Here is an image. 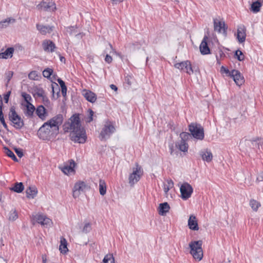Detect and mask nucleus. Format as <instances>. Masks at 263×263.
<instances>
[{
	"instance_id": "obj_1",
	"label": "nucleus",
	"mask_w": 263,
	"mask_h": 263,
	"mask_svg": "<svg viewBox=\"0 0 263 263\" xmlns=\"http://www.w3.org/2000/svg\"><path fill=\"white\" fill-rule=\"evenodd\" d=\"M80 115L73 114L64 125L65 132H70V139L75 143H84L87 139L85 128L82 125Z\"/></svg>"
},
{
	"instance_id": "obj_2",
	"label": "nucleus",
	"mask_w": 263,
	"mask_h": 263,
	"mask_svg": "<svg viewBox=\"0 0 263 263\" xmlns=\"http://www.w3.org/2000/svg\"><path fill=\"white\" fill-rule=\"evenodd\" d=\"M63 121V115L58 114L45 122L37 131L38 137L43 140H50L59 134V127Z\"/></svg>"
},
{
	"instance_id": "obj_3",
	"label": "nucleus",
	"mask_w": 263,
	"mask_h": 263,
	"mask_svg": "<svg viewBox=\"0 0 263 263\" xmlns=\"http://www.w3.org/2000/svg\"><path fill=\"white\" fill-rule=\"evenodd\" d=\"M202 245L201 240L192 241L189 243L190 253L195 259L198 261H200L203 257Z\"/></svg>"
},
{
	"instance_id": "obj_4",
	"label": "nucleus",
	"mask_w": 263,
	"mask_h": 263,
	"mask_svg": "<svg viewBox=\"0 0 263 263\" xmlns=\"http://www.w3.org/2000/svg\"><path fill=\"white\" fill-rule=\"evenodd\" d=\"M189 130L194 138L202 140L204 138V128L201 124L197 123H191L189 125Z\"/></svg>"
},
{
	"instance_id": "obj_5",
	"label": "nucleus",
	"mask_w": 263,
	"mask_h": 263,
	"mask_svg": "<svg viewBox=\"0 0 263 263\" xmlns=\"http://www.w3.org/2000/svg\"><path fill=\"white\" fill-rule=\"evenodd\" d=\"M180 191L181 198L184 200H186L191 197L193 192V188L189 183L184 182L181 185Z\"/></svg>"
},
{
	"instance_id": "obj_6",
	"label": "nucleus",
	"mask_w": 263,
	"mask_h": 263,
	"mask_svg": "<svg viewBox=\"0 0 263 263\" xmlns=\"http://www.w3.org/2000/svg\"><path fill=\"white\" fill-rule=\"evenodd\" d=\"M115 127L112 124H105L100 134L101 140H103L106 138H109L110 136L115 132Z\"/></svg>"
},
{
	"instance_id": "obj_7",
	"label": "nucleus",
	"mask_w": 263,
	"mask_h": 263,
	"mask_svg": "<svg viewBox=\"0 0 263 263\" xmlns=\"http://www.w3.org/2000/svg\"><path fill=\"white\" fill-rule=\"evenodd\" d=\"M38 7L46 11L53 12L57 9L56 5L52 0H45L42 1L39 5Z\"/></svg>"
},
{
	"instance_id": "obj_8",
	"label": "nucleus",
	"mask_w": 263,
	"mask_h": 263,
	"mask_svg": "<svg viewBox=\"0 0 263 263\" xmlns=\"http://www.w3.org/2000/svg\"><path fill=\"white\" fill-rule=\"evenodd\" d=\"M87 185L84 181H79L77 182L73 189V197L74 198H78L81 192L85 191Z\"/></svg>"
},
{
	"instance_id": "obj_9",
	"label": "nucleus",
	"mask_w": 263,
	"mask_h": 263,
	"mask_svg": "<svg viewBox=\"0 0 263 263\" xmlns=\"http://www.w3.org/2000/svg\"><path fill=\"white\" fill-rule=\"evenodd\" d=\"M228 27L226 26L224 22L220 21L217 19H214V29L218 33L227 35V30Z\"/></svg>"
},
{
	"instance_id": "obj_10",
	"label": "nucleus",
	"mask_w": 263,
	"mask_h": 263,
	"mask_svg": "<svg viewBox=\"0 0 263 263\" xmlns=\"http://www.w3.org/2000/svg\"><path fill=\"white\" fill-rule=\"evenodd\" d=\"M230 77L233 79L237 85L240 86L245 82L243 76L238 70L233 69L231 71Z\"/></svg>"
},
{
	"instance_id": "obj_11",
	"label": "nucleus",
	"mask_w": 263,
	"mask_h": 263,
	"mask_svg": "<svg viewBox=\"0 0 263 263\" xmlns=\"http://www.w3.org/2000/svg\"><path fill=\"white\" fill-rule=\"evenodd\" d=\"M140 167H137L136 168L135 170L133 171V172L129 175V183L133 185L135 183L137 182L140 179L141 175L139 174L140 172Z\"/></svg>"
},
{
	"instance_id": "obj_12",
	"label": "nucleus",
	"mask_w": 263,
	"mask_h": 263,
	"mask_svg": "<svg viewBox=\"0 0 263 263\" xmlns=\"http://www.w3.org/2000/svg\"><path fill=\"white\" fill-rule=\"evenodd\" d=\"M208 39V37L207 35H205L203 37V39L199 46V49L201 52V54L202 55H206L210 54V49L208 46L207 40Z\"/></svg>"
},
{
	"instance_id": "obj_13",
	"label": "nucleus",
	"mask_w": 263,
	"mask_h": 263,
	"mask_svg": "<svg viewBox=\"0 0 263 263\" xmlns=\"http://www.w3.org/2000/svg\"><path fill=\"white\" fill-rule=\"evenodd\" d=\"M246 29L244 26H238L237 30V39L240 43L244 42L246 37Z\"/></svg>"
},
{
	"instance_id": "obj_14",
	"label": "nucleus",
	"mask_w": 263,
	"mask_h": 263,
	"mask_svg": "<svg viewBox=\"0 0 263 263\" xmlns=\"http://www.w3.org/2000/svg\"><path fill=\"white\" fill-rule=\"evenodd\" d=\"M42 46L45 51L52 52L56 48L53 42L51 40H44L42 43Z\"/></svg>"
},
{
	"instance_id": "obj_15",
	"label": "nucleus",
	"mask_w": 263,
	"mask_h": 263,
	"mask_svg": "<svg viewBox=\"0 0 263 263\" xmlns=\"http://www.w3.org/2000/svg\"><path fill=\"white\" fill-rule=\"evenodd\" d=\"M34 219L42 226H48L51 221L49 218L42 214H37L35 216Z\"/></svg>"
},
{
	"instance_id": "obj_16",
	"label": "nucleus",
	"mask_w": 263,
	"mask_h": 263,
	"mask_svg": "<svg viewBox=\"0 0 263 263\" xmlns=\"http://www.w3.org/2000/svg\"><path fill=\"white\" fill-rule=\"evenodd\" d=\"M200 155L204 161L210 162L212 160L213 154L208 149L201 150L200 152Z\"/></svg>"
},
{
	"instance_id": "obj_17",
	"label": "nucleus",
	"mask_w": 263,
	"mask_h": 263,
	"mask_svg": "<svg viewBox=\"0 0 263 263\" xmlns=\"http://www.w3.org/2000/svg\"><path fill=\"white\" fill-rule=\"evenodd\" d=\"M188 226L191 230L196 231L199 229L197 221L195 216L193 215L190 216L188 220Z\"/></svg>"
},
{
	"instance_id": "obj_18",
	"label": "nucleus",
	"mask_w": 263,
	"mask_h": 263,
	"mask_svg": "<svg viewBox=\"0 0 263 263\" xmlns=\"http://www.w3.org/2000/svg\"><path fill=\"white\" fill-rule=\"evenodd\" d=\"M53 26L36 24L37 29L41 32V33L44 35L46 34L47 33H51L53 31Z\"/></svg>"
},
{
	"instance_id": "obj_19",
	"label": "nucleus",
	"mask_w": 263,
	"mask_h": 263,
	"mask_svg": "<svg viewBox=\"0 0 263 263\" xmlns=\"http://www.w3.org/2000/svg\"><path fill=\"white\" fill-rule=\"evenodd\" d=\"M11 122V125L16 129H21L25 125L23 120L21 117L14 120L10 119Z\"/></svg>"
},
{
	"instance_id": "obj_20",
	"label": "nucleus",
	"mask_w": 263,
	"mask_h": 263,
	"mask_svg": "<svg viewBox=\"0 0 263 263\" xmlns=\"http://www.w3.org/2000/svg\"><path fill=\"white\" fill-rule=\"evenodd\" d=\"M25 106L26 107V109L24 110L25 115L29 118H32L35 110L34 106L32 104H26Z\"/></svg>"
},
{
	"instance_id": "obj_21",
	"label": "nucleus",
	"mask_w": 263,
	"mask_h": 263,
	"mask_svg": "<svg viewBox=\"0 0 263 263\" xmlns=\"http://www.w3.org/2000/svg\"><path fill=\"white\" fill-rule=\"evenodd\" d=\"M35 110L36 114L42 120H45L46 118V114H47V111L44 106L42 105L39 106Z\"/></svg>"
},
{
	"instance_id": "obj_22",
	"label": "nucleus",
	"mask_w": 263,
	"mask_h": 263,
	"mask_svg": "<svg viewBox=\"0 0 263 263\" xmlns=\"http://www.w3.org/2000/svg\"><path fill=\"white\" fill-rule=\"evenodd\" d=\"M159 214L163 216L168 212L170 209V206L168 203L166 202L160 203L159 206Z\"/></svg>"
},
{
	"instance_id": "obj_23",
	"label": "nucleus",
	"mask_w": 263,
	"mask_h": 263,
	"mask_svg": "<svg viewBox=\"0 0 263 263\" xmlns=\"http://www.w3.org/2000/svg\"><path fill=\"white\" fill-rule=\"evenodd\" d=\"M14 51V49L13 47L7 48L4 52L0 53V59H7L12 58Z\"/></svg>"
},
{
	"instance_id": "obj_24",
	"label": "nucleus",
	"mask_w": 263,
	"mask_h": 263,
	"mask_svg": "<svg viewBox=\"0 0 263 263\" xmlns=\"http://www.w3.org/2000/svg\"><path fill=\"white\" fill-rule=\"evenodd\" d=\"M26 193L27 198H34L37 193V190L35 186H29L27 189Z\"/></svg>"
},
{
	"instance_id": "obj_25",
	"label": "nucleus",
	"mask_w": 263,
	"mask_h": 263,
	"mask_svg": "<svg viewBox=\"0 0 263 263\" xmlns=\"http://www.w3.org/2000/svg\"><path fill=\"white\" fill-rule=\"evenodd\" d=\"M72 162L70 163L69 165H64L61 168L62 171L65 174L67 175L70 172L74 171V167L76 165V163L74 161L71 160Z\"/></svg>"
},
{
	"instance_id": "obj_26",
	"label": "nucleus",
	"mask_w": 263,
	"mask_h": 263,
	"mask_svg": "<svg viewBox=\"0 0 263 263\" xmlns=\"http://www.w3.org/2000/svg\"><path fill=\"white\" fill-rule=\"evenodd\" d=\"M84 96L86 100L91 103H94L96 101L97 97L96 94L91 91H86Z\"/></svg>"
},
{
	"instance_id": "obj_27",
	"label": "nucleus",
	"mask_w": 263,
	"mask_h": 263,
	"mask_svg": "<svg viewBox=\"0 0 263 263\" xmlns=\"http://www.w3.org/2000/svg\"><path fill=\"white\" fill-rule=\"evenodd\" d=\"M11 191L14 192L20 193H22L24 189V186L22 182H16L14 184V186L10 189Z\"/></svg>"
},
{
	"instance_id": "obj_28",
	"label": "nucleus",
	"mask_w": 263,
	"mask_h": 263,
	"mask_svg": "<svg viewBox=\"0 0 263 263\" xmlns=\"http://www.w3.org/2000/svg\"><path fill=\"white\" fill-rule=\"evenodd\" d=\"M52 86V97L54 99H58L60 97V89L58 84L56 83H54L51 85Z\"/></svg>"
},
{
	"instance_id": "obj_29",
	"label": "nucleus",
	"mask_w": 263,
	"mask_h": 263,
	"mask_svg": "<svg viewBox=\"0 0 263 263\" xmlns=\"http://www.w3.org/2000/svg\"><path fill=\"white\" fill-rule=\"evenodd\" d=\"M262 6V3L259 1H257L252 3L251 6L250 10L254 13H257L260 10Z\"/></svg>"
},
{
	"instance_id": "obj_30",
	"label": "nucleus",
	"mask_w": 263,
	"mask_h": 263,
	"mask_svg": "<svg viewBox=\"0 0 263 263\" xmlns=\"http://www.w3.org/2000/svg\"><path fill=\"white\" fill-rule=\"evenodd\" d=\"M99 192L101 195H104L106 193V184L104 180H99Z\"/></svg>"
},
{
	"instance_id": "obj_31",
	"label": "nucleus",
	"mask_w": 263,
	"mask_h": 263,
	"mask_svg": "<svg viewBox=\"0 0 263 263\" xmlns=\"http://www.w3.org/2000/svg\"><path fill=\"white\" fill-rule=\"evenodd\" d=\"M15 20L11 18H7L6 19L0 22V28H6L10 23H14Z\"/></svg>"
},
{
	"instance_id": "obj_32",
	"label": "nucleus",
	"mask_w": 263,
	"mask_h": 263,
	"mask_svg": "<svg viewBox=\"0 0 263 263\" xmlns=\"http://www.w3.org/2000/svg\"><path fill=\"white\" fill-rule=\"evenodd\" d=\"M67 243L65 238L61 240V244L60 245L59 249L62 253H66L68 251Z\"/></svg>"
},
{
	"instance_id": "obj_33",
	"label": "nucleus",
	"mask_w": 263,
	"mask_h": 263,
	"mask_svg": "<svg viewBox=\"0 0 263 263\" xmlns=\"http://www.w3.org/2000/svg\"><path fill=\"white\" fill-rule=\"evenodd\" d=\"M4 148L5 149V154L10 158H11L14 161L18 162V159L13 153V152L11 151L8 147L7 146H4Z\"/></svg>"
},
{
	"instance_id": "obj_34",
	"label": "nucleus",
	"mask_w": 263,
	"mask_h": 263,
	"mask_svg": "<svg viewBox=\"0 0 263 263\" xmlns=\"http://www.w3.org/2000/svg\"><path fill=\"white\" fill-rule=\"evenodd\" d=\"M250 206L251 207L253 211L257 212L259 207L260 206V203L256 200L251 199L249 202Z\"/></svg>"
},
{
	"instance_id": "obj_35",
	"label": "nucleus",
	"mask_w": 263,
	"mask_h": 263,
	"mask_svg": "<svg viewBox=\"0 0 263 263\" xmlns=\"http://www.w3.org/2000/svg\"><path fill=\"white\" fill-rule=\"evenodd\" d=\"M176 146L180 151L183 152H186L188 150V144L185 142L180 141L178 144H176Z\"/></svg>"
},
{
	"instance_id": "obj_36",
	"label": "nucleus",
	"mask_w": 263,
	"mask_h": 263,
	"mask_svg": "<svg viewBox=\"0 0 263 263\" xmlns=\"http://www.w3.org/2000/svg\"><path fill=\"white\" fill-rule=\"evenodd\" d=\"M18 117H21V116H19L16 112L15 108L14 106L11 107V108L10 109V112L8 115L9 120H10V119L14 120L16 118H18Z\"/></svg>"
},
{
	"instance_id": "obj_37",
	"label": "nucleus",
	"mask_w": 263,
	"mask_h": 263,
	"mask_svg": "<svg viewBox=\"0 0 263 263\" xmlns=\"http://www.w3.org/2000/svg\"><path fill=\"white\" fill-rule=\"evenodd\" d=\"M167 183L164 184L163 190L166 194L168 191L174 187V182L171 179L167 180Z\"/></svg>"
},
{
	"instance_id": "obj_38",
	"label": "nucleus",
	"mask_w": 263,
	"mask_h": 263,
	"mask_svg": "<svg viewBox=\"0 0 263 263\" xmlns=\"http://www.w3.org/2000/svg\"><path fill=\"white\" fill-rule=\"evenodd\" d=\"M104 263H115V258L112 254H108L106 255L103 259Z\"/></svg>"
},
{
	"instance_id": "obj_39",
	"label": "nucleus",
	"mask_w": 263,
	"mask_h": 263,
	"mask_svg": "<svg viewBox=\"0 0 263 263\" xmlns=\"http://www.w3.org/2000/svg\"><path fill=\"white\" fill-rule=\"evenodd\" d=\"M180 138H181L180 141L186 142L189 139L192 138L191 133L182 132L180 134Z\"/></svg>"
},
{
	"instance_id": "obj_40",
	"label": "nucleus",
	"mask_w": 263,
	"mask_h": 263,
	"mask_svg": "<svg viewBox=\"0 0 263 263\" xmlns=\"http://www.w3.org/2000/svg\"><path fill=\"white\" fill-rule=\"evenodd\" d=\"M186 63H187V60L180 63H177L175 64L174 67L180 70H184L185 67H186L187 65Z\"/></svg>"
},
{
	"instance_id": "obj_41",
	"label": "nucleus",
	"mask_w": 263,
	"mask_h": 263,
	"mask_svg": "<svg viewBox=\"0 0 263 263\" xmlns=\"http://www.w3.org/2000/svg\"><path fill=\"white\" fill-rule=\"evenodd\" d=\"M234 57L239 61H242L245 59V57L242 52L238 49L234 53Z\"/></svg>"
},
{
	"instance_id": "obj_42",
	"label": "nucleus",
	"mask_w": 263,
	"mask_h": 263,
	"mask_svg": "<svg viewBox=\"0 0 263 263\" xmlns=\"http://www.w3.org/2000/svg\"><path fill=\"white\" fill-rule=\"evenodd\" d=\"M21 96L23 98L24 101L26 102V104H31L30 102L32 100V98L29 94L25 92H22Z\"/></svg>"
},
{
	"instance_id": "obj_43",
	"label": "nucleus",
	"mask_w": 263,
	"mask_h": 263,
	"mask_svg": "<svg viewBox=\"0 0 263 263\" xmlns=\"http://www.w3.org/2000/svg\"><path fill=\"white\" fill-rule=\"evenodd\" d=\"M53 72V70L50 68H47L43 71V75L45 78L47 79L50 78V76Z\"/></svg>"
},
{
	"instance_id": "obj_44",
	"label": "nucleus",
	"mask_w": 263,
	"mask_h": 263,
	"mask_svg": "<svg viewBox=\"0 0 263 263\" xmlns=\"http://www.w3.org/2000/svg\"><path fill=\"white\" fill-rule=\"evenodd\" d=\"M5 76L6 79L7 80V82L5 85L6 87H8V84L13 76V72L12 71H6L5 72Z\"/></svg>"
},
{
	"instance_id": "obj_45",
	"label": "nucleus",
	"mask_w": 263,
	"mask_h": 263,
	"mask_svg": "<svg viewBox=\"0 0 263 263\" xmlns=\"http://www.w3.org/2000/svg\"><path fill=\"white\" fill-rule=\"evenodd\" d=\"M186 64L187 65L186 67H185L184 70H185V72L191 75V74H192L194 72V70L192 66L190 61L187 60V63H186Z\"/></svg>"
},
{
	"instance_id": "obj_46",
	"label": "nucleus",
	"mask_w": 263,
	"mask_h": 263,
	"mask_svg": "<svg viewBox=\"0 0 263 263\" xmlns=\"http://www.w3.org/2000/svg\"><path fill=\"white\" fill-rule=\"evenodd\" d=\"M18 218V215L15 210H12L9 213V220L14 221Z\"/></svg>"
},
{
	"instance_id": "obj_47",
	"label": "nucleus",
	"mask_w": 263,
	"mask_h": 263,
	"mask_svg": "<svg viewBox=\"0 0 263 263\" xmlns=\"http://www.w3.org/2000/svg\"><path fill=\"white\" fill-rule=\"evenodd\" d=\"M77 26H71L67 28L66 31L69 34V35H71L77 32Z\"/></svg>"
},
{
	"instance_id": "obj_48",
	"label": "nucleus",
	"mask_w": 263,
	"mask_h": 263,
	"mask_svg": "<svg viewBox=\"0 0 263 263\" xmlns=\"http://www.w3.org/2000/svg\"><path fill=\"white\" fill-rule=\"evenodd\" d=\"M134 80V78L130 75H127L125 77V83L130 87Z\"/></svg>"
},
{
	"instance_id": "obj_49",
	"label": "nucleus",
	"mask_w": 263,
	"mask_h": 263,
	"mask_svg": "<svg viewBox=\"0 0 263 263\" xmlns=\"http://www.w3.org/2000/svg\"><path fill=\"white\" fill-rule=\"evenodd\" d=\"M38 77L37 72L36 71H32L30 72L28 74V78L30 80H36L37 77Z\"/></svg>"
},
{
	"instance_id": "obj_50",
	"label": "nucleus",
	"mask_w": 263,
	"mask_h": 263,
	"mask_svg": "<svg viewBox=\"0 0 263 263\" xmlns=\"http://www.w3.org/2000/svg\"><path fill=\"white\" fill-rule=\"evenodd\" d=\"M11 93V91L9 90L6 93L4 94V100L5 103H8L9 99V97L10 96V95Z\"/></svg>"
},
{
	"instance_id": "obj_51",
	"label": "nucleus",
	"mask_w": 263,
	"mask_h": 263,
	"mask_svg": "<svg viewBox=\"0 0 263 263\" xmlns=\"http://www.w3.org/2000/svg\"><path fill=\"white\" fill-rule=\"evenodd\" d=\"M14 149L15 153L16 154V155L18 156V157L19 158H22L23 156V155H24L22 149H21L20 148L15 147L14 148Z\"/></svg>"
},
{
	"instance_id": "obj_52",
	"label": "nucleus",
	"mask_w": 263,
	"mask_h": 263,
	"mask_svg": "<svg viewBox=\"0 0 263 263\" xmlns=\"http://www.w3.org/2000/svg\"><path fill=\"white\" fill-rule=\"evenodd\" d=\"M36 93L37 96L42 98L46 95L44 90L41 88L37 89Z\"/></svg>"
},
{
	"instance_id": "obj_53",
	"label": "nucleus",
	"mask_w": 263,
	"mask_h": 263,
	"mask_svg": "<svg viewBox=\"0 0 263 263\" xmlns=\"http://www.w3.org/2000/svg\"><path fill=\"white\" fill-rule=\"evenodd\" d=\"M91 230V225L89 223H86L83 229V232L85 233L89 232Z\"/></svg>"
},
{
	"instance_id": "obj_54",
	"label": "nucleus",
	"mask_w": 263,
	"mask_h": 263,
	"mask_svg": "<svg viewBox=\"0 0 263 263\" xmlns=\"http://www.w3.org/2000/svg\"><path fill=\"white\" fill-rule=\"evenodd\" d=\"M42 100H43V102L45 106H48L50 103V102L49 100L48 99V97L46 96V95H45L42 97Z\"/></svg>"
},
{
	"instance_id": "obj_55",
	"label": "nucleus",
	"mask_w": 263,
	"mask_h": 263,
	"mask_svg": "<svg viewBox=\"0 0 263 263\" xmlns=\"http://www.w3.org/2000/svg\"><path fill=\"white\" fill-rule=\"evenodd\" d=\"M112 58L109 54H107L105 58V61L108 64H110L112 62Z\"/></svg>"
},
{
	"instance_id": "obj_56",
	"label": "nucleus",
	"mask_w": 263,
	"mask_h": 263,
	"mask_svg": "<svg viewBox=\"0 0 263 263\" xmlns=\"http://www.w3.org/2000/svg\"><path fill=\"white\" fill-rule=\"evenodd\" d=\"M221 72H224L227 74H229V76H230L231 71H229V70L227 68L224 67L223 66H222L221 67Z\"/></svg>"
},
{
	"instance_id": "obj_57",
	"label": "nucleus",
	"mask_w": 263,
	"mask_h": 263,
	"mask_svg": "<svg viewBox=\"0 0 263 263\" xmlns=\"http://www.w3.org/2000/svg\"><path fill=\"white\" fill-rule=\"evenodd\" d=\"M89 117H88V119L87 120V122H90L93 120L92 117H93V111L91 109H89Z\"/></svg>"
},
{
	"instance_id": "obj_58",
	"label": "nucleus",
	"mask_w": 263,
	"mask_h": 263,
	"mask_svg": "<svg viewBox=\"0 0 263 263\" xmlns=\"http://www.w3.org/2000/svg\"><path fill=\"white\" fill-rule=\"evenodd\" d=\"M168 126L170 129L172 131H174L176 129L175 125L173 121H170L168 123Z\"/></svg>"
},
{
	"instance_id": "obj_59",
	"label": "nucleus",
	"mask_w": 263,
	"mask_h": 263,
	"mask_svg": "<svg viewBox=\"0 0 263 263\" xmlns=\"http://www.w3.org/2000/svg\"><path fill=\"white\" fill-rule=\"evenodd\" d=\"M57 81L59 83V84H60V85L61 86V88H62L63 87H64L66 86V85H65V82L61 79L58 78L57 79Z\"/></svg>"
},
{
	"instance_id": "obj_60",
	"label": "nucleus",
	"mask_w": 263,
	"mask_h": 263,
	"mask_svg": "<svg viewBox=\"0 0 263 263\" xmlns=\"http://www.w3.org/2000/svg\"><path fill=\"white\" fill-rule=\"evenodd\" d=\"M61 92L63 97H65L67 92V87H63L61 88Z\"/></svg>"
},
{
	"instance_id": "obj_61",
	"label": "nucleus",
	"mask_w": 263,
	"mask_h": 263,
	"mask_svg": "<svg viewBox=\"0 0 263 263\" xmlns=\"http://www.w3.org/2000/svg\"><path fill=\"white\" fill-rule=\"evenodd\" d=\"M1 123L2 124L3 126H4V127L7 130V131H9L8 130V126L7 125V124L5 122V119H4L3 120H1L0 121Z\"/></svg>"
},
{
	"instance_id": "obj_62",
	"label": "nucleus",
	"mask_w": 263,
	"mask_h": 263,
	"mask_svg": "<svg viewBox=\"0 0 263 263\" xmlns=\"http://www.w3.org/2000/svg\"><path fill=\"white\" fill-rule=\"evenodd\" d=\"M3 109V108H0V121L3 120L4 119Z\"/></svg>"
},
{
	"instance_id": "obj_63",
	"label": "nucleus",
	"mask_w": 263,
	"mask_h": 263,
	"mask_svg": "<svg viewBox=\"0 0 263 263\" xmlns=\"http://www.w3.org/2000/svg\"><path fill=\"white\" fill-rule=\"evenodd\" d=\"M109 46L110 47V49L112 50V52L116 54V55H118L119 53H118L112 47V46L111 44H109Z\"/></svg>"
},
{
	"instance_id": "obj_64",
	"label": "nucleus",
	"mask_w": 263,
	"mask_h": 263,
	"mask_svg": "<svg viewBox=\"0 0 263 263\" xmlns=\"http://www.w3.org/2000/svg\"><path fill=\"white\" fill-rule=\"evenodd\" d=\"M42 263H46V261H47L46 255L45 254L42 255Z\"/></svg>"
}]
</instances>
